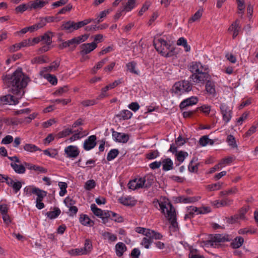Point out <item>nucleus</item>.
<instances>
[{"label":"nucleus","instance_id":"nucleus-14","mask_svg":"<svg viewBox=\"0 0 258 258\" xmlns=\"http://www.w3.org/2000/svg\"><path fill=\"white\" fill-rule=\"evenodd\" d=\"M119 202L126 206H134L137 203V201L131 196L122 197L119 199Z\"/></svg>","mask_w":258,"mask_h":258},{"label":"nucleus","instance_id":"nucleus-19","mask_svg":"<svg viewBox=\"0 0 258 258\" xmlns=\"http://www.w3.org/2000/svg\"><path fill=\"white\" fill-rule=\"evenodd\" d=\"M79 221L84 226H92L94 224V222L92 221L87 215L85 214L80 215Z\"/></svg>","mask_w":258,"mask_h":258},{"label":"nucleus","instance_id":"nucleus-20","mask_svg":"<svg viewBox=\"0 0 258 258\" xmlns=\"http://www.w3.org/2000/svg\"><path fill=\"white\" fill-rule=\"evenodd\" d=\"M10 165L15 172L18 174H24L26 171V168L24 164L19 165L16 163L12 162Z\"/></svg>","mask_w":258,"mask_h":258},{"label":"nucleus","instance_id":"nucleus-23","mask_svg":"<svg viewBox=\"0 0 258 258\" xmlns=\"http://www.w3.org/2000/svg\"><path fill=\"white\" fill-rule=\"evenodd\" d=\"M116 253L118 256L122 255L123 252L126 250L125 245L122 242H118L115 245Z\"/></svg>","mask_w":258,"mask_h":258},{"label":"nucleus","instance_id":"nucleus-38","mask_svg":"<svg viewBox=\"0 0 258 258\" xmlns=\"http://www.w3.org/2000/svg\"><path fill=\"white\" fill-rule=\"evenodd\" d=\"M119 154V151L116 149H111L108 153L107 156V160L110 161L114 159Z\"/></svg>","mask_w":258,"mask_h":258},{"label":"nucleus","instance_id":"nucleus-6","mask_svg":"<svg viewBox=\"0 0 258 258\" xmlns=\"http://www.w3.org/2000/svg\"><path fill=\"white\" fill-rule=\"evenodd\" d=\"M192 87V84L188 81H180L174 84L172 91L176 95L180 96L182 94L190 91Z\"/></svg>","mask_w":258,"mask_h":258},{"label":"nucleus","instance_id":"nucleus-54","mask_svg":"<svg viewBox=\"0 0 258 258\" xmlns=\"http://www.w3.org/2000/svg\"><path fill=\"white\" fill-rule=\"evenodd\" d=\"M237 191V189L235 187L229 189L227 190L222 191L220 192L221 196H225L229 195L235 194Z\"/></svg>","mask_w":258,"mask_h":258},{"label":"nucleus","instance_id":"nucleus-48","mask_svg":"<svg viewBox=\"0 0 258 258\" xmlns=\"http://www.w3.org/2000/svg\"><path fill=\"white\" fill-rule=\"evenodd\" d=\"M188 156V154L186 152L180 151L176 154L177 160L180 162L182 163L184 161V159Z\"/></svg>","mask_w":258,"mask_h":258},{"label":"nucleus","instance_id":"nucleus-64","mask_svg":"<svg viewBox=\"0 0 258 258\" xmlns=\"http://www.w3.org/2000/svg\"><path fill=\"white\" fill-rule=\"evenodd\" d=\"M69 208V211L68 213L69 214V216L71 217H73L74 215H75L78 211V208L74 206H71Z\"/></svg>","mask_w":258,"mask_h":258},{"label":"nucleus","instance_id":"nucleus-33","mask_svg":"<svg viewBox=\"0 0 258 258\" xmlns=\"http://www.w3.org/2000/svg\"><path fill=\"white\" fill-rule=\"evenodd\" d=\"M34 192V194L37 196L36 201H43L44 198L47 195V192L45 191L40 189L38 187Z\"/></svg>","mask_w":258,"mask_h":258},{"label":"nucleus","instance_id":"nucleus-16","mask_svg":"<svg viewBox=\"0 0 258 258\" xmlns=\"http://www.w3.org/2000/svg\"><path fill=\"white\" fill-rule=\"evenodd\" d=\"M249 207H244L242 208L239 213L235 215L233 217H232V222H236L238 219L244 220L245 219V214L248 211Z\"/></svg>","mask_w":258,"mask_h":258},{"label":"nucleus","instance_id":"nucleus-37","mask_svg":"<svg viewBox=\"0 0 258 258\" xmlns=\"http://www.w3.org/2000/svg\"><path fill=\"white\" fill-rule=\"evenodd\" d=\"M25 151L30 152H33L41 150L36 145L32 144H26L23 147Z\"/></svg>","mask_w":258,"mask_h":258},{"label":"nucleus","instance_id":"nucleus-28","mask_svg":"<svg viewBox=\"0 0 258 258\" xmlns=\"http://www.w3.org/2000/svg\"><path fill=\"white\" fill-rule=\"evenodd\" d=\"M161 162L163 164L162 169L164 171H168L173 168V162L170 158H166Z\"/></svg>","mask_w":258,"mask_h":258},{"label":"nucleus","instance_id":"nucleus-41","mask_svg":"<svg viewBox=\"0 0 258 258\" xmlns=\"http://www.w3.org/2000/svg\"><path fill=\"white\" fill-rule=\"evenodd\" d=\"M96 183L94 180H87L84 184V188L87 190H91L96 186Z\"/></svg>","mask_w":258,"mask_h":258},{"label":"nucleus","instance_id":"nucleus-3","mask_svg":"<svg viewBox=\"0 0 258 258\" xmlns=\"http://www.w3.org/2000/svg\"><path fill=\"white\" fill-rule=\"evenodd\" d=\"M188 69L192 73L189 78L196 84L204 83L209 78L208 67L202 64L200 62H191L188 65Z\"/></svg>","mask_w":258,"mask_h":258},{"label":"nucleus","instance_id":"nucleus-10","mask_svg":"<svg viewBox=\"0 0 258 258\" xmlns=\"http://www.w3.org/2000/svg\"><path fill=\"white\" fill-rule=\"evenodd\" d=\"M111 130L112 132V138L115 141L123 143H125L128 142L129 136L127 134L117 132L114 131L113 129Z\"/></svg>","mask_w":258,"mask_h":258},{"label":"nucleus","instance_id":"nucleus-8","mask_svg":"<svg viewBox=\"0 0 258 258\" xmlns=\"http://www.w3.org/2000/svg\"><path fill=\"white\" fill-rule=\"evenodd\" d=\"M220 109L222 116V120L225 124H227L232 118V109L225 103H222L220 105Z\"/></svg>","mask_w":258,"mask_h":258},{"label":"nucleus","instance_id":"nucleus-27","mask_svg":"<svg viewBox=\"0 0 258 258\" xmlns=\"http://www.w3.org/2000/svg\"><path fill=\"white\" fill-rule=\"evenodd\" d=\"M244 242V239L242 237H236L231 242V246L233 248H238L240 247Z\"/></svg>","mask_w":258,"mask_h":258},{"label":"nucleus","instance_id":"nucleus-43","mask_svg":"<svg viewBox=\"0 0 258 258\" xmlns=\"http://www.w3.org/2000/svg\"><path fill=\"white\" fill-rule=\"evenodd\" d=\"M41 41L44 44L50 45L52 42L51 37L48 33H46L41 37Z\"/></svg>","mask_w":258,"mask_h":258},{"label":"nucleus","instance_id":"nucleus-30","mask_svg":"<svg viewBox=\"0 0 258 258\" xmlns=\"http://www.w3.org/2000/svg\"><path fill=\"white\" fill-rule=\"evenodd\" d=\"M206 90L209 94L214 95L215 93V83L213 82L208 81L206 84Z\"/></svg>","mask_w":258,"mask_h":258},{"label":"nucleus","instance_id":"nucleus-32","mask_svg":"<svg viewBox=\"0 0 258 258\" xmlns=\"http://www.w3.org/2000/svg\"><path fill=\"white\" fill-rule=\"evenodd\" d=\"M222 184L223 183L222 182H218L215 183L209 184L206 186V189L210 191L218 190L222 188Z\"/></svg>","mask_w":258,"mask_h":258},{"label":"nucleus","instance_id":"nucleus-39","mask_svg":"<svg viewBox=\"0 0 258 258\" xmlns=\"http://www.w3.org/2000/svg\"><path fill=\"white\" fill-rule=\"evenodd\" d=\"M58 185L60 189L59 192V195L60 197L64 196L67 192V188L68 187V185L67 183L64 182H59Z\"/></svg>","mask_w":258,"mask_h":258},{"label":"nucleus","instance_id":"nucleus-49","mask_svg":"<svg viewBox=\"0 0 258 258\" xmlns=\"http://www.w3.org/2000/svg\"><path fill=\"white\" fill-rule=\"evenodd\" d=\"M70 253L73 255H81L86 254L85 253V251L83 247L72 249L71 250Z\"/></svg>","mask_w":258,"mask_h":258},{"label":"nucleus","instance_id":"nucleus-51","mask_svg":"<svg viewBox=\"0 0 258 258\" xmlns=\"http://www.w3.org/2000/svg\"><path fill=\"white\" fill-rule=\"evenodd\" d=\"M195 158L192 159V160L190 162L188 166V169L190 172H197L198 170V166L199 164H196L195 165H192V163L194 161Z\"/></svg>","mask_w":258,"mask_h":258},{"label":"nucleus","instance_id":"nucleus-21","mask_svg":"<svg viewBox=\"0 0 258 258\" xmlns=\"http://www.w3.org/2000/svg\"><path fill=\"white\" fill-rule=\"evenodd\" d=\"M137 0H127V2L123 4V11L126 12L131 11L136 7Z\"/></svg>","mask_w":258,"mask_h":258},{"label":"nucleus","instance_id":"nucleus-4","mask_svg":"<svg viewBox=\"0 0 258 258\" xmlns=\"http://www.w3.org/2000/svg\"><path fill=\"white\" fill-rule=\"evenodd\" d=\"M154 45L157 51L166 57H171L174 54V48L171 47L165 40L158 38L154 41Z\"/></svg>","mask_w":258,"mask_h":258},{"label":"nucleus","instance_id":"nucleus-55","mask_svg":"<svg viewBox=\"0 0 258 258\" xmlns=\"http://www.w3.org/2000/svg\"><path fill=\"white\" fill-rule=\"evenodd\" d=\"M111 217L112 218L111 219L114 221L116 222L121 223L123 221V218L114 212H113V213H112Z\"/></svg>","mask_w":258,"mask_h":258},{"label":"nucleus","instance_id":"nucleus-50","mask_svg":"<svg viewBox=\"0 0 258 258\" xmlns=\"http://www.w3.org/2000/svg\"><path fill=\"white\" fill-rule=\"evenodd\" d=\"M152 242L153 240L150 239H149L147 237H144L141 243V245L143 246L145 248L148 249L150 248V245Z\"/></svg>","mask_w":258,"mask_h":258},{"label":"nucleus","instance_id":"nucleus-44","mask_svg":"<svg viewBox=\"0 0 258 258\" xmlns=\"http://www.w3.org/2000/svg\"><path fill=\"white\" fill-rule=\"evenodd\" d=\"M29 3L28 4H22L17 6L15 10L17 13H23L27 10H29Z\"/></svg>","mask_w":258,"mask_h":258},{"label":"nucleus","instance_id":"nucleus-57","mask_svg":"<svg viewBox=\"0 0 258 258\" xmlns=\"http://www.w3.org/2000/svg\"><path fill=\"white\" fill-rule=\"evenodd\" d=\"M37 188L34 186H28L24 188V192H26V195H28L34 194V191L36 190Z\"/></svg>","mask_w":258,"mask_h":258},{"label":"nucleus","instance_id":"nucleus-26","mask_svg":"<svg viewBox=\"0 0 258 258\" xmlns=\"http://www.w3.org/2000/svg\"><path fill=\"white\" fill-rule=\"evenodd\" d=\"M75 27V22L69 21L68 22L64 23L62 25L61 29L65 30L69 32H71L73 31L74 30H76L74 28Z\"/></svg>","mask_w":258,"mask_h":258},{"label":"nucleus","instance_id":"nucleus-13","mask_svg":"<svg viewBox=\"0 0 258 258\" xmlns=\"http://www.w3.org/2000/svg\"><path fill=\"white\" fill-rule=\"evenodd\" d=\"M97 46L96 43L94 42L90 43H84L81 46V53L82 54H87L94 50Z\"/></svg>","mask_w":258,"mask_h":258},{"label":"nucleus","instance_id":"nucleus-9","mask_svg":"<svg viewBox=\"0 0 258 258\" xmlns=\"http://www.w3.org/2000/svg\"><path fill=\"white\" fill-rule=\"evenodd\" d=\"M64 153L68 158H75L80 153V151L77 146L70 145L64 149Z\"/></svg>","mask_w":258,"mask_h":258},{"label":"nucleus","instance_id":"nucleus-1","mask_svg":"<svg viewBox=\"0 0 258 258\" xmlns=\"http://www.w3.org/2000/svg\"><path fill=\"white\" fill-rule=\"evenodd\" d=\"M5 83L11 88L14 96L7 95L1 97L0 100L3 104L13 105L19 102L24 94V88L27 85L29 78L25 75L21 69H18L12 75H6L3 77Z\"/></svg>","mask_w":258,"mask_h":258},{"label":"nucleus","instance_id":"nucleus-35","mask_svg":"<svg viewBox=\"0 0 258 258\" xmlns=\"http://www.w3.org/2000/svg\"><path fill=\"white\" fill-rule=\"evenodd\" d=\"M108 58H105L101 61L97 62V63L92 68L91 72L94 74L96 73L98 70L101 69L103 66L107 61Z\"/></svg>","mask_w":258,"mask_h":258},{"label":"nucleus","instance_id":"nucleus-63","mask_svg":"<svg viewBox=\"0 0 258 258\" xmlns=\"http://www.w3.org/2000/svg\"><path fill=\"white\" fill-rule=\"evenodd\" d=\"M209 138L207 136H204L199 140V144L202 146H206L208 145Z\"/></svg>","mask_w":258,"mask_h":258},{"label":"nucleus","instance_id":"nucleus-42","mask_svg":"<svg viewBox=\"0 0 258 258\" xmlns=\"http://www.w3.org/2000/svg\"><path fill=\"white\" fill-rule=\"evenodd\" d=\"M68 44L69 45V50L73 51L75 50L76 46L79 44V42L76 37H74L68 40Z\"/></svg>","mask_w":258,"mask_h":258},{"label":"nucleus","instance_id":"nucleus-62","mask_svg":"<svg viewBox=\"0 0 258 258\" xmlns=\"http://www.w3.org/2000/svg\"><path fill=\"white\" fill-rule=\"evenodd\" d=\"M202 15V12L200 10L198 11L194 16L190 19L189 21L191 22H195L198 20Z\"/></svg>","mask_w":258,"mask_h":258},{"label":"nucleus","instance_id":"nucleus-2","mask_svg":"<svg viewBox=\"0 0 258 258\" xmlns=\"http://www.w3.org/2000/svg\"><path fill=\"white\" fill-rule=\"evenodd\" d=\"M153 204L156 208L158 209L159 207V210L161 213L168 220L174 230H176L177 222L175 209L169 200L165 197H161L159 200H154Z\"/></svg>","mask_w":258,"mask_h":258},{"label":"nucleus","instance_id":"nucleus-47","mask_svg":"<svg viewBox=\"0 0 258 258\" xmlns=\"http://www.w3.org/2000/svg\"><path fill=\"white\" fill-rule=\"evenodd\" d=\"M227 141L229 145L231 148H234L237 147L235 138L233 136L231 135L228 136L227 138Z\"/></svg>","mask_w":258,"mask_h":258},{"label":"nucleus","instance_id":"nucleus-58","mask_svg":"<svg viewBox=\"0 0 258 258\" xmlns=\"http://www.w3.org/2000/svg\"><path fill=\"white\" fill-rule=\"evenodd\" d=\"M59 66V62L58 61H54L52 62L50 66L46 68L47 71H55Z\"/></svg>","mask_w":258,"mask_h":258},{"label":"nucleus","instance_id":"nucleus-61","mask_svg":"<svg viewBox=\"0 0 258 258\" xmlns=\"http://www.w3.org/2000/svg\"><path fill=\"white\" fill-rule=\"evenodd\" d=\"M15 193H17L22 187V183L20 181L15 182L12 186Z\"/></svg>","mask_w":258,"mask_h":258},{"label":"nucleus","instance_id":"nucleus-24","mask_svg":"<svg viewBox=\"0 0 258 258\" xmlns=\"http://www.w3.org/2000/svg\"><path fill=\"white\" fill-rule=\"evenodd\" d=\"M60 210L57 208L55 207L52 211L47 212L45 215L50 219H53L56 218L60 214Z\"/></svg>","mask_w":258,"mask_h":258},{"label":"nucleus","instance_id":"nucleus-12","mask_svg":"<svg viewBox=\"0 0 258 258\" xmlns=\"http://www.w3.org/2000/svg\"><path fill=\"white\" fill-rule=\"evenodd\" d=\"M198 99L197 97L192 96L183 100L179 105L180 109L183 111L187 107L192 106L198 103Z\"/></svg>","mask_w":258,"mask_h":258},{"label":"nucleus","instance_id":"nucleus-15","mask_svg":"<svg viewBox=\"0 0 258 258\" xmlns=\"http://www.w3.org/2000/svg\"><path fill=\"white\" fill-rule=\"evenodd\" d=\"M228 31L233 32L232 37L233 39L238 35L240 31V26L238 20H236L228 28Z\"/></svg>","mask_w":258,"mask_h":258},{"label":"nucleus","instance_id":"nucleus-29","mask_svg":"<svg viewBox=\"0 0 258 258\" xmlns=\"http://www.w3.org/2000/svg\"><path fill=\"white\" fill-rule=\"evenodd\" d=\"M126 67L127 68V71H128L131 73L136 75L139 74V72L136 69L137 63L135 61H132L127 63L126 64Z\"/></svg>","mask_w":258,"mask_h":258},{"label":"nucleus","instance_id":"nucleus-17","mask_svg":"<svg viewBox=\"0 0 258 258\" xmlns=\"http://www.w3.org/2000/svg\"><path fill=\"white\" fill-rule=\"evenodd\" d=\"M116 116L119 119L126 120L132 117L133 113L128 110L124 109L120 111Z\"/></svg>","mask_w":258,"mask_h":258},{"label":"nucleus","instance_id":"nucleus-45","mask_svg":"<svg viewBox=\"0 0 258 258\" xmlns=\"http://www.w3.org/2000/svg\"><path fill=\"white\" fill-rule=\"evenodd\" d=\"M91 209L92 212L96 216L100 217L102 214V211L98 208L95 204H93L91 205Z\"/></svg>","mask_w":258,"mask_h":258},{"label":"nucleus","instance_id":"nucleus-25","mask_svg":"<svg viewBox=\"0 0 258 258\" xmlns=\"http://www.w3.org/2000/svg\"><path fill=\"white\" fill-rule=\"evenodd\" d=\"M101 234L104 239H107L109 242L115 241L117 240V236L110 232L102 231Z\"/></svg>","mask_w":258,"mask_h":258},{"label":"nucleus","instance_id":"nucleus-5","mask_svg":"<svg viewBox=\"0 0 258 258\" xmlns=\"http://www.w3.org/2000/svg\"><path fill=\"white\" fill-rule=\"evenodd\" d=\"M230 240V237L227 235L216 234L211 235L210 239L203 242V246L205 247H218L219 243Z\"/></svg>","mask_w":258,"mask_h":258},{"label":"nucleus","instance_id":"nucleus-36","mask_svg":"<svg viewBox=\"0 0 258 258\" xmlns=\"http://www.w3.org/2000/svg\"><path fill=\"white\" fill-rule=\"evenodd\" d=\"M110 11L109 10H104L100 12L98 15L97 18L94 20V22L99 24L103 21V19L106 17L107 14L109 13Z\"/></svg>","mask_w":258,"mask_h":258},{"label":"nucleus","instance_id":"nucleus-31","mask_svg":"<svg viewBox=\"0 0 258 258\" xmlns=\"http://www.w3.org/2000/svg\"><path fill=\"white\" fill-rule=\"evenodd\" d=\"M85 253L89 254L92 250L93 246L91 241L89 239H86L85 241L84 246L83 247Z\"/></svg>","mask_w":258,"mask_h":258},{"label":"nucleus","instance_id":"nucleus-18","mask_svg":"<svg viewBox=\"0 0 258 258\" xmlns=\"http://www.w3.org/2000/svg\"><path fill=\"white\" fill-rule=\"evenodd\" d=\"M155 177L152 174H148L142 178L145 188H149L153 184Z\"/></svg>","mask_w":258,"mask_h":258},{"label":"nucleus","instance_id":"nucleus-46","mask_svg":"<svg viewBox=\"0 0 258 258\" xmlns=\"http://www.w3.org/2000/svg\"><path fill=\"white\" fill-rule=\"evenodd\" d=\"M72 133H73V132L71 129L67 128V129H65V130H63L62 131L58 133L57 135V137L59 139L62 138L66 137L69 136L70 134H71Z\"/></svg>","mask_w":258,"mask_h":258},{"label":"nucleus","instance_id":"nucleus-56","mask_svg":"<svg viewBox=\"0 0 258 258\" xmlns=\"http://www.w3.org/2000/svg\"><path fill=\"white\" fill-rule=\"evenodd\" d=\"M199 110L201 111L202 112L205 113L206 115H208L209 114L211 107L208 105H203L199 108Z\"/></svg>","mask_w":258,"mask_h":258},{"label":"nucleus","instance_id":"nucleus-60","mask_svg":"<svg viewBox=\"0 0 258 258\" xmlns=\"http://www.w3.org/2000/svg\"><path fill=\"white\" fill-rule=\"evenodd\" d=\"M128 107L134 112H136L140 108V105L136 102H132L128 106Z\"/></svg>","mask_w":258,"mask_h":258},{"label":"nucleus","instance_id":"nucleus-53","mask_svg":"<svg viewBox=\"0 0 258 258\" xmlns=\"http://www.w3.org/2000/svg\"><path fill=\"white\" fill-rule=\"evenodd\" d=\"M108 89L107 88L104 87V88H102L101 90V93L100 95L98 96L97 99H102L105 97H108L109 95L107 93Z\"/></svg>","mask_w":258,"mask_h":258},{"label":"nucleus","instance_id":"nucleus-34","mask_svg":"<svg viewBox=\"0 0 258 258\" xmlns=\"http://www.w3.org/2000/svg\"><path fill=\"white\" fill-rule=\"evenodd\" d=\"M195 198H186L185 197H178L176 199V202L177 203H194L196 201Z\"/></svg>","mask_w":258,"mask_h":258},{"label":"nucleus","instance_id":"nucleus-22","mask_svg":"<svg viewBox=\"0 0 258 258\" xmlns=\"http://www.w3.org/2000/svg\"><path fill=\"white\" fill-rule=\"evenodd\" d=\"M189 250L188 258H205L203 255L201 254L197 249L192 246L189 247Z\"/></svg>","mask_w":258,"mask_h":258},{"label":"nucleus","instance_id":"nucleus-40","mask_svg":"<svg viewBox=\"0 0 258 258\" xmlns=\"http://www.w3.org/2000/svg\"><path fill=\"white\" fill-rule=\"evenodd\" d=\"M236 1L237 4V13L242 16L245 9L244 1V0H236Z\"/></svg>","mask_w":258,"mask_h":258},{"label":"nucleus","instance_id":"nucleus-7","mask_svg":"<svg viewBox=\"0 0 258 258\" xmlns=\"http://www.w3.org/2000/svg\"><path fill=\"white\" fill-rule=\"evenodd\" d=\"M210 212L209 207L197 208L195 206L187 207V213L185 215L184 219H190L194 216L195 213L197 214H205Z\"/></svg>","mask_w":258,"mask_h":258},{"label":"nucleus","instance_id":"nucleus-52","mask_svg":"<svg viewBox=\"0 0 258 258\" xmlns=\"http://www.w3.org/2000/svg\"><path fill=\"white\" fill-rule=\"evenodd\" d=\"M159 156V153L157 150L152 151L147 154V158L150 160L154 159Z\"/></svg>","mask_w":258,"mask_h":258},{"label":"nucleus","instance_id":"nucleus-59","mask_svg":"<svg viewBox=\"0 0 258 258\" xmlns=\"http://www.w3.org/2000/svg\"><path fill=\"white\" fill-rule=\"evenodd\" d=\"M63 202L66 206L68 208L70 207L71 206H73L75 204V201L69 197L66 198Z\"/></svg>","mask_w":258,"mask_h":258},{"label":"nucleus","instance_id":"nucleus-11","mask_svg":"<svg viewBox=\"0 0 258 258\" xmlns=\"http://www.w3.org/2000/svg\"><path fill=\"white\" fill-rule=\"evenodd\" d=\"M96 137L95 135L89 136L85 140L83 148L86 151H89L94 148L96 145Z\"/></svg>","mask_w":258,"mask_h":258}]
</instances>
